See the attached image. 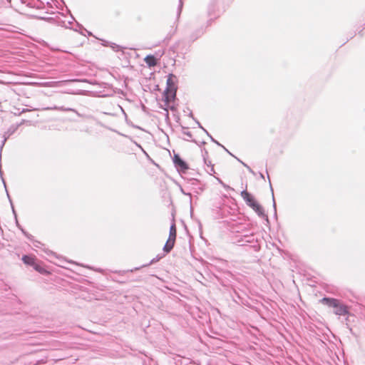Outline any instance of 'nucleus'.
Masks as SVG:
<instances>
[{
  "label": "nucleus",
  "instance_id": "3",
  "mask_svg": "<svg viewBox=\"0 0 365 365\" xmlns=\"http://www.w3.org/2000/svg\"><path fill=\"white\" fill-rule=\"evenodd\" d=\"M176 236H177L176 225L173 222L171 225L170 228L168 239L163 247L164 252H165L166 253H168L172 250V249L173 248V247L175 245Z\"/></svg>",
  "mask_w": 365,
  "mask_h": 365
},
{
  "label": "nucleus",
  "instance_id": "4",
  "mask_svg": "<svg viewBox=\"0 0 365 365\" xmlns=\"http://www.w3.org/2000/svg\"><path fill=\"white\" fill-rule=\"evenodd\" d=\"M212 152H209L208 150H205V155H204V160H205V163L208 165V166H210L212 168L211 170L213 171V165H214V163L215 161H216V158L214 157V158H212Z\"/></svg>",
  "mask_w": 365,
  "mask_h": 365
},
{
  "label": "nucleus",
  "instance_id": "12",
  "mask_svg": "<svg viewBox=\"0 0 365 365\" xmlns=\"http://www.w3.org/2000/svg\"><path fill=\"white\" fill-rule=\"evenodd\" d=\"M0 83H3V82L0 81Z\"/></svg>",
  "mask_w": 365,
  "mask_h": 365
},
{
  "label": "nucleus",
  "instance_id": "9",
  "mask_svg": "<svg viewBox=\"0 0 365 365\" xmlns=\"http://www.w3.org/2000/svg\"><path fill=\"white\" fill-rule=\"evenodd\" d=\"M36 271L39 272L40 274L45 275H50L51 274V272L47 270L43 266H42L40 263H37L34 268Z\"/></svg>",
  "mask_w": 365,
  "mask_h": 365
},
{
  "label": "nucleus",
  "instance_id": "5",
  "mask_svg": "<svg viewBox=\"0 0 365 365\" xmlns=\"http://www.w3.org/2000/svg\"><path fill=\"white\" fill-rule=\"evenodd\" d=\"M22 261L27 265L32 266L34 268L37 264V259L34 255H24L22 257Z\"/></svg>",
  "mask_w": 365,
  "mask_h": 365
},
{
  "label": "nucleus",
  "instance_id": "8",
  "mask_svg": "<svg viewBox=\"0 0 365 365\" xmlns=\"http://www.w3.org/2000/svg\"><path fill=\"white\" fill-rule=\"evenodd\" d=\"M175 165L178 166L182 170L187 169V164L180 158L178 155H175L173 158Z\"/></svg>",
  "mask_w": 365,
  "mask_h": 365
},
{
  "label": "nucleus",
  "instance_id": "7",
  "mask_svg": "<svg viewBox=\"0 0 365 365\" xmlns=\"http://www.w3.org/2000/svg\"><path fill=\"white\" fill-rule=\"evenodd\" d=\"M334 313L336 315H345L348 313L347 307L340 303L335 308Z\"/></svg>",
  "mask_w": 365,
  "mask_h": 365
},
{
  "label": "nucleus",
  "instance_id": "2",
  "mask_svg": "<svg viewBox=\"0 0 365 365\" xmlns=\"http://www.w3.org/2000/svg\"><path fill=\"white\" fill-rule=\"evenodd\" d=\"M241 196L245 201L246 204L251 207L259 216L264 215V210L263 207L256 200V198L247 190L241 192Z\"/></svg>",
  "mask_w": 365,
  "mask_h": 365
},
{
  "label": "nucleus",
  "instance_id": "10",
  "mask_svg": "<svg viewBox=\"0 0 365 365\" xmlns=\"http://www.w3.org/2000/svg\"><path fill=\"white\" fill-rule=\"evenodd\" d=\"M145 62L149 66H155L157 64V60L153 56H147L145 58Z\"/></svg>",
  "mask_w": 365,
  "mask_h": 365
},
{
  "label": "nucleus",
  "instance_id": "1",
  "mask_svg": "<svg viewBox=\"0 0 365 365\" xmlns=\"http://www.w3.org/2000/svg\"><path fill=\"white\" fill-rule=\"evenodd\" d=\"M177 86L175 85V76L170 74L167 79V88L163 93V101L164 106L172 108L170 103H173L176 96Z\"/></svg>",
  "mask_w": 365,
  "mask_h": 365
},
{
  "label": "nucleus",
  "instance_id": "11",
  "mask_svg": "<svg viewBox=\"0 0 365 365\" xmlns=\"http://www.w3.org/2000/svg\"><path fill=\"white\" fill-rule=\"evenodd\" d=\"M61 82L60 81H51L47 82L43 84L44 86H58Z\"/></svg>",
  "mask_w": 365,
  "mask_h": 365
},
{
  "label": "nucleus",
  "instance_id": "6",
  "mask_svg": "<svg viewBox=\"0 0 365 365\" xmlns=\"http://www.w3.org/2000/svg\"><path fill=\"white\" fill-rule=\"evenodd\" d=\"M321 302L322 303L326 304L329 307H334V309L337 305H339V304H340V302L338 299L334 298L324 297L321 300Z\"/></svg>",
  "mask_w": 365,
  "mask_h": 365
}]
</instances>
